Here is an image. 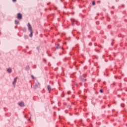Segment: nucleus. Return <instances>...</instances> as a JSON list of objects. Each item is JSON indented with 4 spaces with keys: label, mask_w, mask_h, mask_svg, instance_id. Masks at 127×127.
I'll use <instances>...</instances> for the list:
<instances>
[{
    "label": "nucleus",
    "mask_w": 127,
    "mask_h": 127,
    "mask_svg": "<svg viewBox=\"0 0 127 127\" xmlns=\"http://www.w3.org/2000/svg\"><path fill=\"white\" fill-rule=\"evenodd\" d=\"M17 18L19 20H21L22 19V14L20 13H18V14H17Z\"/></svg>",
    "instance_id": "obj_1"
},
{
    "label": "nucleus",
    "mask_w": 127,
    "mask_h": 127,
    "mask_svg": "<svg viewBox=\"0 0 127 127\" xmlns=\"http://www.w3.org/2000/svg\"><path fill=\"white\" fill-rule=\"evenodd\" d=\"M28 29L29 31H32V28L31 25H30V23H28Z\"/></svg>",
    "instance_id": "obj_2"
},
{
    "label": "nucleus",
    "mask_w": 127,
    "mask_h": 127,
    "mask_svg": "<svg viewBox=\"0 0 127 127\" xmlns=\"http://www.w3.org/2000/svg\"><path fill=\"white\" fill-rule=\"evenodd\" d=\"M18 105L20 106V107H24L25 106L24 103L23 102L19 103Z\"/></svg>",
    "instance_id": "obj_3"
},
{
    "label": "nucleus",
    "mask_w": 127,
    "mask_h": 127,
    "mask_svg": "<svg viewBox=\"0 0 127 127\" xmlns=\"http://www.w3.org/2000/svg\"><path fill=\"white\" fill-rule=\"evenodd\" d=\"M17 77H16L15 79H14V80L13 82V85H15L16 84V83L17 82Z\"/></svg>",
    "instance_id": "obj_4"
},
{
    "label": "nucleus",
    "mask_w": 127,
    "mask_h": 127,
    "mask_svg": "<svg viewBox=\"0 0 127 127\" xmlns=\"http://www.w3.org/2000/svg\"><path fill=\"white\" fill-rule=\"evenodd\" d=\"M48 90H49V93H50L51 91V87L50 86H48Z\"/></svg>",
    "instance_id": "obj_5"
},
{
    "label": "nucleus",
    "mask_w": 127,
    "mask_h": 127,
    "mask_svg": "<svg viewBox=\"0 0 127 127\" xmlns=\"http://www.w3.org/2000/svg\"><path fill=\"white\" fill-rule=\"evenodd\" d=\"M80 79L81 81H82L83 82H85L86 81V79H83V77H80Z\"/></svg>",
    "instance_id": "obj_6"
},
{
    "label": "nucleus",
    "mask_w": 127,
    "mask_h": 127,
    "mask_svg": "<svg viewBox=\"0 0 127 127\" xmlns=\"http://www.w3.org/2000/svg\"><path fill=\"white\" fill-rule=\"evenodd\" d=\"M7 71L9 72V73H11L12 72V69L11 68H8L7 69Z\"/></svg>",
    "instance_id": "obj_7"
},
{
    "label": "nucleus",
    "mask_w": 127,
    "mask_h": 127,
    "mask_svg": "<svg viewBox=\"0 0 127 127\" xmlns=\"http://www.w3.org/2000/svg\"><path fill=\"white\" fill-rule=\"evenodd\" d=\"M30 32H31V34H30V37H32V36H33V31H30Z\"/></svg>",
    "instance_id": "obj_8"
},
{
    "label": "nucleus",
    "mask_w": 127,
    "mask_h": 127,
    "mask_svg": "<svg viewBox=\"0 0 127 127\" xmlns=\"http://www.w3.org/2000/svg\"><path fill=\"white\" fill-rule=\"evenodd\" d=\"M15 23L16 24H19V21H17V20H15Z\"/></svg>",
    "instance_id": "obj_9"
},
{
    "label": "nucleus",
    "mask_w": 127,
    "mask_h": 127,
    "mask_svg": "<svg viewBox=\"0 0 127 127\" xmlns=\"http://www.w3.org/2000/svg\"><path fill=\"white\" fill-rule=\"evenodd\" d=\"M92 5H95V1H93L92 2Z\"/></svg>",
    "instance_id": "obj_10"
},
{
    "label": "nucleus",
    "mask_w": 127,
    "mask_h": 127,
    "mask_svg": "<svg viewBox=\"0 0 127 127\" xmlns=\"http://www.w3.org/2000/svg\"><path fill=\"white\" fill-rule=\"evenodd\" d=\"M31 77H32V78L35 79V78L33 75L31 76Z\"/></svg>",
    "instance_id": "obj_11"
},
{
    "label": "nucleus",
    "mask_w": 127,
    "mask_h": 127,
    "mask_svg": "<svg viewBox=\"0 0 127 127\" xmlns=\"http://www.w3.org/2000/svg\"><path fill=\"white\" fill-rule=\"evenodd\" d=\"M38 87V85H35V88L36 89Z\"/></svg>",
    "instance_id": "obj_12"
},
{
    "label": "nucleus",
    "mask_w": 127,
    "mask_h": 127,
    "mask_svg": "<svg viewBox=\"0 0 127 127\" xmlns=\"http://www.w3.org/2000/svg\"><path fill=\"white\" fill-rule=\"evenodd\" d=\"M100 93H103V91L102 90H100Z\"/></svg>",
    "instance_id": "obj_13"
},
{
    "label": "nucleus",
    "mask_w": 127,
    "mask_h": 127,
    "mask_svg": "<svg viewBox=\"0 0 127 127\" xmlns=\"http://www.w3.org/2000/svg\"><path fill=\"white\" fill-rule=\"evenodd\" d=\"M71 22H74V19H71Z\"/></svg>",
    "instance_id": "obj_14"
},
{
    "label": "nucleus",
    "mask_w": 127,
    "mask_h": 127,
    "mask_svg": "<svg viewBox=\"0 0 127 127\" xmlns=\"http://www.w3.org/2000/svg\"><path fill=\"white\" fill-rule=\"evenodd\" d=\"M13 2H16L17 0H12Z\"/></svg>",
    "instance_id": "obj_15"
},
{
    "label": "nucleus",
    "mask_w": 127,
    "mask_h": 127,
    "mask_svg": "<svg viewBox=\"0 0 127 127\" xmlns=\"http://www.w3.org/2000/svg\"><path fill=\"white\" fill-rule=\"evenodd\" d=\"M67 94H69V92H67Z\"/></svg>",
    "instance_id": "obj_16"
},
{
    "label": "nucleus",
    "mask_w": 127,
    "mask_h": 127,
    "mask_svg": "<svg viewBox=\"0 0 127 127\" xmlns=\"http://www.w3.org/2000/svg\"><path fill=\"white\" fill-rule=\"evenodd\" d=\"M30 119H29V121H30Z\"/></svg>",
    "instance_id": "obj_17"
}]
</instances>
